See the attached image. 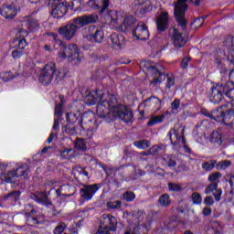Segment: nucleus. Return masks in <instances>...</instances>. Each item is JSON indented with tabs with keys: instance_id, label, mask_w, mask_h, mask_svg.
Instances as JSON below:
<instances>
[{
	"instance_id": "f257e3e1",
	"label": "nucleus",
	"mask_w": 234,
	"mask_h": 234,
	"mask_svg": "<svg viewBox=\"0 0 234 234\" xmlns=\"http://www.w3.org/2000/svg\"><path fill=\"white\" fill-rule=\"evenodd\" d=\"M97 105V116L105 118L107 122H112L116 118H120L123 122H129L133 121V115L131 110L124 105H114L117 101L114 95H105L103 90H96L90 91L86 97L87 105Z\"/></svg>"
},
{
	"instance_id": "f03ea898",
	"label": "nucleus",
	"mask_w": 234,
	"mask_h": 234,
	"mask_svg": "<svg viewBox=\"0 0 234 234\" xmlns=\"http://www.w3.org/2000/svg\"><path fill=\"white\" fill-rule=\"evenodd\" d=\"M76 193V188L70 185H62L59 189L56 190L57 197L53 200V204L48 201V196L45 192H36L31 194L30 198L52 209L54 207H65V197H72Z\"/></svg>"
},
{
	"instance_id": "7ed1b4c3",
	"label": "nucleus",
	"mask_w": 234,
	"mask_h": 234,
	"mask_svg": "<svg viewBox=\"0 0 234 234\" xmlns=\"http://www.w3.org/2000/svg\"><path fill=\"white\" fill-rule=\"evenodd\" d=\"M227 101V104L220 106L218 110L213 111L211 113H207L206 111H202V114L218 122V123H223L228 127H233L234 125V98L228 99L226 95H223L221 101Z\"/></svg>"
},
{
	"instance_id": "20e7f679",
	"label": "nucleus",
	"mask_w": 234,
	"mask_h": 234,
	"mask_svg": "<svg viewBox=\"0 0 234 234\" xmlns=\"http://www.w3.org/2000/svg\"><path fill=\"white\" fill-rule=\"evenodd\" d=\"M106 23H109L114 30L119 32H127L131 30L133 26L136 23V19L133 16H126L123 11H107L104 14Z\"/></svg>"
},
{
	"instance_id": "39448f33",
	"label": "nucleus",
	"mask_w": 234,
	"mask_h": 234,
	"mask_svg": "<svg viewBox=\"0 0 234 234\" xmlns=\"http://www.w3.org/2000/svg\"><path fill=\"white\" fill-rule=\"evenodd\" d=\"M228 98V100H233L234 98V69L229 72V81L226 84H218L212 88L210 95L211 103H220L222 101V96Z\"/></svg>"
},
{
	"instance_id": "423d86ee",
	"label": "nucleus",
	"mask_w": 234,
	"mask_h": 234,
	"mask_svg": "<svg viewBox=\"0 0 234 234\" xmlns=\"http://www.w3.org/2000/svg\"><path fill=\"white\" fill-rule=\"evenodd\" d=\"M54 41H55V48H58L56 47H58L60 48L58 53V58L61 60L67 59L68 58L69 61H75V65H78V63L81 61L83 55L80 53V48H78L77 45L69 44L68 47H66L65 43L56 38V37H54Z\"/></svg>"
},
{
	"instance_id": "0eeeda50",
	"label": "nucleus",
	"mask_w": 234,
	"mask_h": 234,
	"mask_svg": "<svg viewBox=\"0 0 234 234\" xmlns=\"http://www.w3.org/2000/svg\"><path fill=\"white\" fill-rule=\"evenodd\" d=\"M6 167H8V165L0 164V169L2 171L0 179L2 180V182L12 184L14 182V178H19V176H24V178H27V175H28L27 164H23L16 169H13L11 171H8L7 173L3 172L5 171Z\"/></svg>"
},
{
	"instance_id": "6e6552de",
	"label": "nucleus",
	"mask_w": 234,
	"mask_h": 234,
	"mask_svg": "<svg viewBox=\"0 0 234 234\" xmlns=\"http://www.w3.org/2000/svg\"><path fill=\"white\" fill-rule=\"evenodd\" d=\"M140 69L151 76H155L151 81V85L154 87L165 80V75L160 72V65L158 64H154L150 60H143L140 63Z\"/></svg>"
},
{
	"instance_id": "1a4fd4ad",
	"label": "nucleus",
	"mask_w": 234,
	"mask_h": 234,
	"mask_svg": "<svg viewBox=\"0 0 234 234\" xmlns=\"http://www.w3.org/2000/svg\"><path fill=\"white\" fill-rule=\"evenodd\" d=\"M176 21L178 23L177 27H174L170 29V34L172 36V39L174 41L175 47L177 48H181V47H184L186 43H187V37H186V34H184V30H186V22L185 18V15L183 16V21H185V27H182V24H180V21L176 18Z\"/></svg>"
},
{
	"instance_id": "9d476101",
	"label": "nucleus",
	"mask_w": 234,
	"mask_h": 234,
	"mask_svg": "<svg viewBox=\"0 0 234 234\" xmlns=\"http://www.w3.org/2000/svg\"><path fill=\"white\" fill-rule=\"evenodd\" d=\"M36 72L38 76V80L42 85H50L54 80V73L56 72V64L48 63L44 68H37Z\"/></svg>"
},
{
	"instance_id": "9b49d317",
	"label": "nucleus",
	"mask_w": 234,
	"mask_h": 234,
	"mask_svg": "<svg viewBox=\"0 0 234 234\" xmlns=\"http://www.w3.org/2000/svg\"><path fill=\"white\" fill-rule=\"evenodd\" d=\"M51 16L57 19L63 17L67 14V10H73L74 6L67 4L64 0H53L51 2Z\"/></svg>"
},
{
	"instance_id": "f8f14e48",
	"label": "nucleus",
	"mask_w": 234,
	"mask_h": 234,
	"mask_svg": "<svg viewBox=\"0 0 234 234\" xmlns=\"http://www.w3.org/2000/svg\"><path fill=\"white\" fill-rule=\"evenodd\" d=\"M189 0H178L175 5V17L179 21L181 27L184 28L186 27V22L184 21V16H186V10H187V4Z\"/></svg>"
},
{
	"instance_id": "ddd939ff",
	"label": "nucleus",
	"mask_w": 234,
	"mask_h": 234,
	"mask_svg": "<svg viewBox=\"0 0 234 234\" xmlns=\"http://www.w3.org/2000/svg\"><path fill=\"white\" fill-rule=\"evenodd\" d=\"M100 227L108 229V231H116V226L118 225V219L111 214H104L101 216Z\"/></svg>"
},
{
	"instance_id": "4468645a",
	"label": "nucleus",
	"mask_w": 234,
	"mask_h": 234,
	"mask_svg": "<svg viewBox=\"0 0 234 234\" xmlns=\"http://www.w3.org/2000/svg\"><path fill=\"white\" fill-rule=\"evenodd\" d=\"M73 24L78 28H83V27H87V25H90L91 23H96L98 21V15H84L73 18Z\"/></svg>"
},
{
	"instance_id": "2eb2a0df",
	"label": "nucleus",
	"mask_w": 234,
	"mask_h": 234,
	"mask_svg": "<svg viewBox=\"0 0 234 234\" xmlns=\"http://www.w3.org/2000/svg\"><path fill=\"white\" fill-rule=\"evenodd\" d=\"M133 39H139L140 41H147L149 39V29L144 22H140L133 31Z\"/></svg>"
},
{
	"instance_id": "dca6fc26",
	"label": "nucleus",
	"mask_w": 234,
	"mask_h": 234,
	"mask_svg": "<svg viewBox=\"0 0 234 234\" xmlns=\"http://www.w3.org/2000/svg\"><path fill=\"white\" fill-rule=\"evenodd\" d=\"M167 138H169L173 145H176V144H186V140L184 139V128L180 127L177 130L171 129L167 133Z\"/></svg>"
},
{
	"instance_id": "f3484780",
	"label": "nucleus",
	"mask_w": 234,
	"mask_h": 234,
	"mask_svg": "<svg viewBox=\"0 0 234 234\" xmlns=\"http://www.w3.org/2000/svg\"><path fill=\"white\" fill-rule=\"evenodd\" d=\"M162 107V101L156 97H151L145 100L143 103L139 105V109H145V111H160Z\"/></svg>"
},
{
	"instance_id": "a211bd4d",
	"label": "nucleus",
	"mask_w": 234,
	"mask_h": 234,
	"mask_svg": "<svg viewBox=\"0 0 234 234\" xmlns=\"http://www.w3.org/2000/svg\"><path fill=\"white\" fill-rule=\"evenodd\" d=\"M17 12H19V7L14 4L9 5L4 4L0 9L1 16L5 19H14L17 16Z\"/></svg>"
},
{
	"instance_id": "6ab92c4d",
	"label": "nucleus",
	"mask_w": 234,
	"mask_h": 234,
	"mask_svg": "<svg viewBox=\"0 0 234 234\" xmlns=\"http://www.w3.org/2000/svg\"><path fill=\"white\" fill-rule=\"evenodd\" d=\"M98 189H100L98 184L85 186L80 189V197L83 200H92V197L96 195Z\"/></svg>"
},
{
	"instance_id": "aec40b11",
	"label": "nucleus",
	"mask_w": 234,
	"mask_h": 234,
	"mask_svg": "<svg viewBox=\"0 0 234 234\" xmlns=\"http://www.w3.org/2000/svg\"><path fill=\"white\" fill-rule=\"evenodd\" d=\"M109 0H90L88 2V5L92 8V10H100L101 15L103 16L105 14V10L109 8Z\"/></svg>"
},
{
	"instance_id": "412c9836",
	"label": "nucleus",
	"mask_w": 234,
	"mask_h": 234,
	"mask_svg": "<svg viewBox=\"0 0 234 234\" xmlns=\"http://www.w3.org/2000/svg\"><path fill=\"white\" fill-rule=\"evenodd\" d=\"M63 105H65V101L60 97V103L57 104L55 107V120L53 124V131L59 130V120L63 116Z\"/></svg>"
},
{
	"instance_id": "4be33fe9",
	"label": "nucleus",
	"mask_w": 234,
	"mask_h": 234,
	"mask_svg": "<svg viewBox=\"0 0 234 234\" xmlns=\"http://www.w3.org/2000/svg\"><path fill=\"white\" fill-rule=\"evenodd\" d=\"M78 28L73 23L68 24L58 30L59 34L65 37V39H72L76 36Z\"/></svg>"
},
{
	"instance_id": "5701e85b",
	"label": "nucleus",
	"mask_w": 234,
	"mask_h": 234,
	"mask_svg": "<svg viewBox=\"0 0 234 234\" xmlns=\"http://www.w3.org/2000/svg\"><path fill=\"white\" fill-rule=\"evenodd\" d=\"M133 10H144V12H151L153 10V5L149 0H135L132 5Z\"/></svg>"
},
{
	"instance_id": "b1692460",
	"label": "nucleus",
	"mask_w": 234,
	"mask_h": 234,
	"mask_svg": "<svg viewBox=\"0 0 234 234\" xmlns=\"http://www.w3.org/2000/svg\"><path fill=\"white\" fill-rule=\"evenodd\" d=\"M157 29L164 32L169 27V14L163 12L156 20Z\"/></svg>"
},
{
	"instance_id": "393cba45",
	"label": "nucleus",
	"mask_w": 234,
	"mask_h": 234,
	"mask_svg": "<svg viewBox=\"0 0 234 234\" xmlns=\"http://www.w3.org/2000/svg\"><path fill=\"white\" fill-rule=\"evenodd\" d=\"M21 23H23V27H27L28 30L31 32H34L37 27H39V24L36 21V19L30 17V16H25L22 20Z\"/></svg>"
},
{
	"instance_id": "a878e982",
	"label": "nucleus",
	"mask_w": 234,
	"mask_h": 234,
	"mask_svg": "<svg viewBox=\"0 0 234 234\" xmlns=\"http://www.w3.org/2000/svg\"><path fill=\"white\" fill-rule=\"evenodd\" d=\"M142 231H147V229L138 223H132L126 229L124 234H140Z\"/></svg>"
},
{
	"instance_id": "bb28decb",
	"label": "nucleus",
	"mask_w": 234,
	"mask_h": 234,
	"mask_svg": "<svg viewBox=\"0 0 234 234\" xmlns=\"http://www.w3.org/2000/svg\"><path fill=\"white\" fill-rule=\"evenodd\" d=\"M72 175L75 176V178H84V180H89V172L80 165L73 167Z\"/></svg>"
},
{
	"instance_id": "cd10ccee",
	"label": "nucleus",
	"mask_w": 234,
	"mask_h": 234,
	"mask_svg": "<svg viewBox=\"0 0 234 234\" xmlns=\"http://www.w3.org/2000/svg\"><path fill=\"white\" fill-rule=\"evenodd\" d=\"M110 41L113 47H122L125 43V37L120 33H113L110 37Z\"/></svg>"
},
{
	"instance_id": "c85d7f7f",
	"label": "nucleus",
	"mask_w": 234,
	"mask_h": 234,
	"mask_svg": "<svg viewBox=\"0 0 234 234\" xmlns=\"http://www.w3.org/2000/svg\"><path fill=\"white\" fill-rule=\"evenodd\" d=\"M225 47H229V54L227 59L234 65V42L233 38L229 37L225 42Z\"/></svg>"
},
{
	"instance_id": "c756f323",
	"label": "nucleus",
	"mask_w": 234,
	"mask_h": 234,
	"mask_svg": "<svg viewBox=\"0 0 234 234\" xmlns=\"http://www.w3.org/2000/svg\"><path fill=\"white\" fill-rule=\"evenodd\" d=\"M226 58V52L222 51V50H218L217 52V56H216V65H218V69H220V73L224 74V72H226V68H224V64H222V59H225Z\"/></svg>"
},
{
	"instance_id": "7c9ffc66",
	"label": "nucleus",
	"mask_w": 234,
	"mask_h": 234,
	"mask_svg": "<svg viewBox=\"0 0 234 234\" xmlns=\"http://www.w3.org/2000/svg\"><path fill=\"white\" fill-rule=\"evenodd\" d=\"M19 197H21V192L15 191L11 194L5 196L3 200L4 202H8V204H14V202H17L19 200Z\"/></svg>"
},
{
	"instance_id": "2f4dec72",
	"label": "nucleus",
	"mask_w": 234,
	"mask_h": 234,
	"mask_svg": "<svg viewBox=\"0 0 234 234\" xmlns=\"http://www.w3.org/2000/svg\"><path fill=\"white\" fill-rule=\"evenodd\" d=\"M90 37L93 39V41H96V43H101L103 41V37H105V35L103 34V29H95L94 34L90 33Z\"/></svg>"
},
{
	"instance_id": "473e14b6",
	"label": "nucleus",
	"mask_w": 234,
	"mask_h": 234,
	"mask_svg": "<svg viewBox=\"0 0 234 234\" xmlns=\"http://www.w3.org/2000/svg\"><path fill=\"white\" fill-rule=\"evenodd\" d=\"M16 71H2L0 73V80H2V81H10L12 80H14V78H16Z\"/></svg>"
},
{
	"instance_id": "72a5a7b5",
	"label": "nucleus",
	"mask_w": 234,
	"mask_h": 234,
	"mask_svg": "<svg viewBox=\"0 0 234 234\" xmlns=\"http://www.w3.org/2000/svg\"><path fill=\"white\" fill-rule=\"evenodd\" d=\"M34 215H36V209L30 206H27L26 207V216L27 218V220L28 221L32 220V222H34V224H37V219H36V218H34Z\"/></svg>"
},
{
	"instance_id": "f704fd0d",
	"label": "nucleus",
	"mask_w": 234,
	"mask_h": 234,
	"mask_svg": "<svg viewBox=\"0 0 234 234\" xmlns=\"http://www.w3.org/2000/svg\"><path fill=\"white\" fill-rule=\"evenodd\" d=\"M94 120V112H86L81 115L80 122L81 123H89L92 122Z\"/></svg>"
},
{
	"instance_id": "c9c22d12",
	"label": "nucleus",
	"mask_w": 234,
	"mask_h": 234,
	"mask_svg": "<svg viewBox=\"0 0 234 234\" xmlns=\"http://www.w3.org/2000/svg\"><path fill=\"white\" fill-rule=\"evenodd\" d=\"M60 156L66 160H70V158H74V150L72 148H64L60 152Z\"/></svg>"
},
{
	"instance_id": "e433bc0d",
	"label": "nucleus",
	"mask_w": 234,
	"mask_h": 234,
	"mask_svg": "<svg viewBox=\"0 0 234 234\" xmlns=\"http://www.w3.org/2000/svg\"><path fill=\"white\" fill-rule=\"evenodd\" d=\"M210 142L215 145H220L222 144V135L218 132H213L210 136Z\"/></svg>"
},
{
	"instance_id": "4c0bfd02",
	"label": "nucleus",
	"mask_w": 234,
	"mask_h": 234,
	"mask_svg": "<svg viewBox=\"0 0 234 234\" xmlns=\"http://www.w3.org/2000/svg\"><path fill=\"white\" fill-rule=\"evenodd\" d=\"M164 118H165L164 115H158V116L152 117L150 119V121L148 122L147 125L149 127H153V125H156L157 123H162L164 122Z\"/></svg>"
},
{
	"instance_id": "58836bf2",
	"label": "nucleus",
	"mask_w": 234,
	"mask_h": 234,
	"mask_svg": "<svg viewBox=\"0 0 234 234\" xmlns=\"http://www.w3.org/2000/svg\"><path fill=\"white\" fill-rule=\"evenodd\" d=\"M133 145L137 147V149H147V147H151V143L147 140L135 141Z\"/></svg>"
},
{
	"instance_id": "ea45409f",
	"label": "nucleus",
	"mask_w": 234,
	"mask_h": 234,
	"mask_svg": "<svg viewBox=\"0 0 234 234\" xmlns=\"http://www.w3.org/2000/svg\"><path fill=\"white\" fill-rule=\"evenodd\" d=\"M159 204L163 207L169 206V204H171V199L169 198V195L164 194L163 196H161L159 198Z\"/></svg>"
},
{
	"instance_id": "a19ab883",
	"label": "nucleus",
	"mask_w": 234,
	"mask_h": 234,
	"mask_svg": "<svg viewBox=\"0 0 234 234\" xmlns=\"http://www.w3.org/2000/svg\"><path fill=\"white\" fill-rule=\"evenodd\" d=\"M74 145L77 149H80V151L87 149V144L83 139H77L76 142H74Z\"/></svg>"
},
{
	"instance_id": "79ce46f5",
	"label": "nucleus",
	"mask_w": 234,
	"mask_h": 234,
	"mask_svg": "<svg viewBox=\"0 0 234 234\" xmlns=\"http://www.w3.org/2000/svg\"><path fill=\"white\" fill-rule=\"evenodd\" d=\"M191 199L193 204H196L197 206L202 204V196L200 194L194 192L191 196Z\"/></svg>"
},
{
	"instance_id": "37998d69",
	"label": "nucleus",
	"mask_w": 234,
	"mask_h": 234,
	"mask_svg": "<svg viewBox=\"0 0 234 234\" xmlns=\"http://www.w3.org/2000/svg\"><path fill=\"white\" fill-rule=\"evenodd\" d=\"M66 76L65 70L61 69V70H56L54 72V79L56 81H61V80H63Z\"/></svg>"
},
{
	"instance_id": "c03bdc74",
	"label": "nucleus",
	"mask_w": 234,
	"mask_h": 234,
	"mask_svg": "<svg viewBox=\"0 0 234 234\" xmlns=\"http://www.w3.org/2000/svg\"><path fill=\"white\" fill-rule=\"evenodd\" d=\"M221 177L222 175H220L219 173H214L208 176V181L212 182V184H218Z\"/></svg>"
},
{
	"instance_id": "a18cd8bd",
	"label": "nucleus",
	"mask_w": 234,
	"mask_h": 234,
	"mask_svg": "<svg viewBox=\"0 0 234 234\" xmlns=\"http://www.w3.org/2000/svg\"><path fill=\"white\" fill-rule=\"evenodd\" d=\"M214 168H215V161H207L202 164V169H204V171H211Z\"/></svg>"
},
{
	"instance_id": "49530a36",
	"label": "nucleus",
	"mask_w": 234,
	"mask_h": 234,
	"mask_svg": "<svg viewBox=\"0 0 234 234\" xmlns=\"http://www.w3.org/2000/svg\"><path fill=\"white\" fill-rule=\"evenodd\" d=\"M109 209H120L122 207V201H110L107 203Z\"/></svg>"
},
{
	"instance_id": "de8ad7c7",
	"label": "nucleus",
	"mask_w": 234,
	"mask_h": 234,
	"mask_svg": "<svg viewBox=\"0 0 234 234\" xmlns=\"http://www.w3.org/2000/svg\"><path fill=\"white\" fill-rule=\"evenodd\" d=\"M15 43L17 45L20 50H25V48H27V47L28 46L25 38L16 39L15 40Z\"/></svg>"
},
{
	"instance_id": "09e8293b",
	"label": "nucleus",
	"mask_w": 234,
	"mask_h": 234,
	"mask_svg": "<svg viewBox=\"0 0 234 234\" xmlns=\"http://www.w3.org/2000/svg\"><path fill=\"white\" fill-rule=\"evenodd\" d=\"M66 120L68 123H76V122H78V116L76 113H67Z\"/></svg>"
},
{
	"instance_id": "8fccbe9b",
	"label": "nucleus",
	"mask_w": 234,
	"mask_h": 234,
	"mask_svg": "<svg viewBox=\"0 0 234 234\" xmlns=\"http://www.w3.org/2000/svg\"><path fill=\"white\" fill-rule=\"evenodd\" d=\"M123 198L126 202H133L136 198V195L133 192H125L123 194Z\"/></svg>"
},
{
	"instance_id": "3c124183",
	"label": "nucleus",
	"mask_w": 234,
	"mask_h": 234,
	"mask_svg": "<svg viewBox=\"0 0 234 234\" xmlns=\"http://www.w3.org/2000/svg\"><path fill=\"white\" fill-rule=\"evenodd\" d=\"M206 17L207 16H201L197 18L194 23L192 24L194 28H200V27H202V25H204V19H206Z\"/></svg>"
},
{
	"instance_id": "603ef678",
	"label": "nucleus",
	"mask_w": 234,
	"mask_h": 234,
	"mask_svg": "<svg viewBox=\"0 0 234 234\" xmlns=\"http://www.w3.org/2000/svg\"><path fill=\"white\" fill-rule=\"evenodd\" d=\"M217 187H218V184L217 183H211L208 185L205 190L206 195H209L213 193V191L217 190Z\"/></svg>"
},
{
	"instance_id": "864d4df0",
	"label": "nucleus",
	"mask_w": 234,
	"mask_h": 234,
	"mask_svg": "<svg viewBox=\"0 0 234 234\" xmlns=\"http://www.w3.org/2000/svg\"><path fill=\"white\" fill-rule=\"evenodd\" d=\"M168 188H169V191H176V193H178V191H182V186L175 183H169Z\"/></svg>"
},
{
	"instance_id": "5fc2aeb1",
	"label": "nucleus",
	"mask_w": 234,
	"mask_h": 234,
	"mask_svg": "<svg viewBox=\"0 0 234 234\" xmlns=\"http://www.w3.org/2000/svg\"><path fill=\"white\" fill-rule=\"evenodd\" d=\"M65 228H67V226L64 223H60L56 227L54 234H63V231H65Z\"/></svg>"
},
{
	"instance_id": "6e6d98bb",
	"label": "nucleus",
	"mask_w": 234,
	"mask_h": 234,
	"mask_svg": "<svg viewBox=\"0 0 234 234\" xmlns=\"http://www.w3.org/2000/svg\"><path fill=\"white\" fill-rule=\"evenodd\" d=\"M231 165V162L229 161H223L218 164V169H228Z\"/></svg>"
},
{
	"instance_id": "4d7b16f0",
	"label": "nucleus",
	"mask_w": 234,
	"mask_h": 234,
	"mask_svg": "<svg viewBox=\"0 0 234 234\" xmlns=\"http://www.w3.org/2000/svg\"><path fill=\"white\" fill-rule=\"evenodd\" d=\"M180 107V101L175 100L171 104V109L173 112H176Z\"/></svg>"
},
{
	"instance_id": "13d9d810",
	"label": "nucleus",
	"mask_w": 234,
	"mask_h": 234,
	"mask_svg": "<svg viewBox=\"0 0 234 234\" xmlns=\"http://www.w3.org/2000/svg\"><path fill=\"white\" fill-rule=\"evenodd\" d=\"M25 65L27 69H34V67H36V60L27 58Z\"/></svg>"
},
{
	"instance_id": "bf43d9fd",
	"label": "nucleus",
	"mask_w": 234,
	"mask_h": 234,
	"mask_svg": "<svg viewBox=\"0 0 234 234\" xmlns=\"http://www.w3.org/2000/svg\"><path fill=\"white\" fill-rule=\"evenodd\" d=\"M204 204H206V206H213V204H215V200H213L212 197L207 196L205 197Z\"/></svg>"
},
{
	"instance_id": "052dcab7",
	"label": "nucleus",
	"mask_w": 234,
	"mask_h": 234,
	"mask_svg": "<svg viewBox=\"0 0 234 234\" xmlns=\"http://www.w3.org/2000/svg\"><path fill=\"white\" fill-rule=\"evenodd\" d=\"M23 56V51H19L17 49L13 50L12 57L14 59H19Z\"/></svg>"
},
{
	"instance_id": "680f3d73",
	"label": "nucleus",
	"mask_w": 234,
	"mask_h": 234,
	"mask_svg": "<svg viewBox=\"0 0 234 234\" xmlns=\"http://www.w3.org/2000/svg\"><path fill=\"white\" fill-rule=\"evenodd\" d=\"M175 85V77H168L166 80L167 89H171Z\"/></svg>"
},
{
	"instance_id": "e2e57ef3",
	"label": "nucleus",
	"mask_w": 234,
	"mask_h": 234,
	"mask_svg": "<svg viewBox=\"0 0 234 234\" xmlns=\"http://www.w3.org/2000/svg\"><path fill=\"white\" fill-rule=\"evenodd\" d=\"M188 65H189V58H183L181 61L182 69H187Z\"/></svg>"
},
{
	"instance_id": "0e129e2a",
	"label": "nucleus",
	"mask_w": 234,
	"mask_h": 234,
	"mask_svg": "<svg viewBox=\"0 0 234 234\" xmlns=\"http://www.w3.org/2000/svg\"><path fill=\"white\" fill-rule=\"evenodd\" d=\"M159 149L160 147H158L157 145H154L152 148H150V150L148 151V154H156Z\"/></svg>"
},
{
	"instance_id": "69168bd1",
	"label": "nucleus",
	"mask_w": 234,
	"mask_h": 234,
	"mask_svg": "<svg viewBox=\"0 0 234 234\" xmlns=\"http://www.w3.org/2000/svg\"><path fill=\"white\" fill-rule=\"evenodd\" d=\"M214 197L217 202L220 201V197H222V190L221 189L216 190V194H214Z\"/></svg>"
},
{
	"instance_id": "338daca9",
	"label": "nucleus",
	"mask_w": 234,
	"mask_h": 234,
	"mask_svg": "<svg viewBox=\"0 0 234 234\" xmlns=\"http://www.w3.org/2000/svg\"><path fill=\"white\" fill-rule=\"evenodd\" d=\"M229 184L231 187L230 193L234 195V176H232L229 181Z\"/></svg>"
},
{
	"instance_id": "774afa93",
	"label": "nucleus",
	"mask_w": 234,
	"mask_h": 234,
	"mask_svg": "<svg viewBox=\"0 0 234 234\" xmlns=\"http://www.w3.org/2000/svg\"><path fill=\"white\" fill-rule=\"evenodd\" d=\"M18 34H19L20 37H27V36H28V31H27L26 29L21 28L18 31Z\"/></svg>"
}]
</instances>
